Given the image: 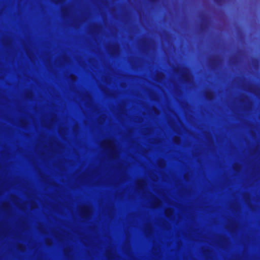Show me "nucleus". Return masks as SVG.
<instances>
[{
  "mask_svg": "<svg viewBox=\"0 0 260 260\" xmlns=\"http://www.w3.org/2000/svg\"><path fill=\"white\" fill-rule=\"evenodd\" d=\"M102 145L106 148L112 156L116 155V150L113 141L109 140H106L102 142Z\"/></svg>",
  "mask_w": 260,
  "mask_h": 260,
  "instance_id": "obj_1",
  "label": "nucleus"
},
{
  "mask_svg": "<svg viewBox=\"0 0 260 260\" xmlns=\"http://www.w3.org/2000/svg\"><path fill=\"white\" fill-rule=\"evenodd\" d=\"M91 213V209L88 206H84L81 209V215L84 218L89 217Z\"/></svg>",
  "mask_w": 260,
  "mask_h": 260,
  "instance_id": "obj_2",
  "label": "nucleus"
},
{
  "mask_svg": "<svg viewBox=\"0 0 260 260\" xmlns=\"http://www.w3.org/2000/svg\"><path fill=\"white\" fill-rule=\"evenodd\" d=\"M161 202L159 199L156 198H153L151 201V205L152 208H156L160 206Z\"/></svg>",
  "mask_w": 260,
  "mask_h": 260,
  "instance_id": "obj_3",
  "label": "nucleus"
},
{
  "mask_svg": "<svg viewBox=\"0 0 260 260\" xmlns=\"http://www.w3.org/2000/svg\"><path fill=\"white\" fill-rule=\"evenodd\" d=\"M183 78L186 80H190L191 78V75L188 70H185L182 75Z\"/></svg>",
  "mask_w": 260,
  "mask_h": 260,
  "instance_id": "obj_4",
  "label": "nucleus"
},
{
  "mask_svg": "<svg viewBox=\"0 0 260 260\" xmlns=\"http://www.w3.org/2000/svg\"><path fill=\"white\" fill-rule=\"evenodd\" d=\"M137 184L139 189L142 190L145 186V183L143 180H139L137 181Z\"/></svg>",
  "mask_w": 260,
  "mask_h": 260,
  "instance_id": "obj_5",
  "label": "nucleus"
},
{
  "mask_svg": "<svg viewBox=\"0 0 260 260\" xmlns=\"http://www.w3.org/2000/svg\"><path fill=\"white\" fill-rule=\"evenodd\" d=\"M173 214V211L171 208H167L165 210V215L167 217H171Z\"/></svg>",
  "mask_w": 260,
  "mask_h": 260,
  "instance_id": "obj_6",
  "label": "nucleus"
},
{
  "mask_svg": "<svg viewBox=\"0 0 260 260\" xmlns=\"http://www.w3.org/2000/svg\"><path fill=\"white\" fill-rule=\"evenodd\" d=\"M144 230L146 233H150L151 232L152 228L150 224H146L145 225Z\"/></svg>",
  "mask_w": 260,
  "mask_h": 260,
  "instance_id": "obj_7",
  "label": "nucleus"
},
{
  "mask_svg": "<svg viewBox=\"0 0 260 260\" xmlns=\"http://www.w3.org/2000/svg\"><path fill=\"white\" fill-rule=\"evenodd\" d=\"M173 140L175 142H178L180 140L179 138L178 137H175L174 138H173Z\"/></svg>",
  "mask_w": 260,
  "mask_h": 260,
  "instance_id": "obj_8",
  "label": "nucleus"
},
{
  "mask_svg": "<svg viewBox=\"0 0 260 260\" xmlns=\"http://www.w3.org/2000/svg\"><path fill=\"white\" fill-rule=\"evenodd\" d=\"M51 241L49 239H46V244L47 245H50L51 244Z\"/></svg>",
  "mask_w": 260,
  "mask_h": 260,
  "instance_id": "obj_9",
  "label": "nucleus"
},
{
  "mask_svg": "<svg viewBox=\"0 0 260 260\" xmlns=\"http://www.w3.org/2000/svg\"><path fill=\"white\" fill-rule=\"evenodd\" d=\"M107 257H108L109 258H111V253H109V252H107Z\"/></svg>",
  "mask_w": 260,
  "mask_h": 260,
  "instance_id": "obj_10",
  "label": "nucleus"
},
{
  "mask_svg": "<svg viewBox=\"0 0 260 260\" xmlns=\"http://www.w3.org/2000/svg\"><path fill=\"white\" fill-rule=\"evenodd\" d=\"M4 207L6 209L7 208V205L6 204H4Z\"/></svg>",
  "mask_w": 260,
  "mask_h": 260,
  "instance_id": "obj_11",
  "label": "nucleus"
}]
</instances>
